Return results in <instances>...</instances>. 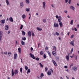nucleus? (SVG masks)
<instances>
[{
  "mask_svg": "<svg viewBox=\"0 0 79 79\" xmlns=\"http://www.w3.org/2000/svg\"><path fill=\"white\" fill-rule=\"evenodd\" d=\"M11 73H12V76H14V74H15V75H16V74L18 73V70H17V69H15V70L14 73L13 69H12V70Z\"/></svg>",
  "mask_w": 79,
  "mask_h": 79,
  "instance_id": "obj_1",
  "label": "nucleus"
},
{
  "mask_svg": "<svg viewBox=\"0 0 79 79\" xmlns=\"http://www.w3.org/2000/svg\"><path fill=\"white\" fill-rule=\"evenodd\" d=\"M3 33L2 31H0V42L2 41V37H3Z\"/></svg>",
  "mask_w": 79,
  "mask_h": 79,
  "instance_id": "obj_2",
  "label": "nucleus"
},
{
  "mask_svg": "<svg viewBox=\"0 0 79 79\" xmlns=\"http://www.w3.org/2000/svg\"><path fill=\"white\" fill-rule=\"evenodd\" d=\"M17 58H18V55H17V53L15 54L14 55V60H16V59H17Z\"/></svg>",
  "mask_w": 79,
  "mask_h": 79,
  "instance_id": "obj_3",
  "label": "nucleus"
},
{
  "mask_svg": "<svg viewBox=\"0 0 79 79\" xmlns=\"http://www.w3.org/2000/svg\"><path fill=\"white\" fill-rule=\"evenodd\" d=\"M70 9L72 10L73 11H74V10H75V7L73 6H70Z\"/></svg>",
  "mask_w": 79,
  "mask_h": 79,
  "instance_id": "obj_4",
  "label": "nucleus"
},
{
  "mask_svg": "<svg viewBox=\"0 0 79 79\" xmlns=\"http://www.w3.org/2000/svg\"><path fill=\"white\" fill-rule=\"evenodd\" d=\"M0 22L1 23H2V24H4V23H5V19H3Z\"/></svg>",
  "mask_w": 79,
  "mask_h": 79,
  "instance_id": "obj_5",
  "label": "nucleus"
},
{
  "mask_svg": "<svg viewBox=\"0 0 79 79\" xmlns=\"http://www.w3.org/2000/svg\"><path fill=\"white\" fill-rule=\"evenodd\" d=\"M74 40H73L70 42V44L72 45V46H74Z\"/></svg>",
  "mask_w": 79,
  "mask_h": 79,
  "instance_id": "obj_6",
  "label": "nucleus"
},
{
  "mask_svg": "<svg viewBox=\"0 0 79 79\" xmlns=\"http://www.w3.org/2000/svg\"><path fill=\"white\" fill-rule=\"evenodd\" d=\"M46 4V3H45V2H43V6L44 9H45V6H46L45 4Z\"/></svg>",
  "mask_w": 79,
  "mask_h": 79,
  "instance_id": "obj_7",
  "label": "nucleus"
},
{
  "mask_svg": "<svg viewBox=\"0 0 79 79\" xmlns=\"http://www.w3.org/2000/svg\"><path fill=\"white\" fill-rule=\"evenodd\" d=\"M58 24L56 23H55L54 24V26L55 27H58Z\"/></svg>",
  "mask_w": 79,
  "mask_h": 79,
  "instance_id": "obj_8",
  "label": "nucleus"
},
{
  "mask_svg": "<svg viewBox=\"0 0 79 79\" xmlns=\"http://www.w3.org/2000/svg\"><path fill=\"white\" fill-rule=\"evenodd\" d=\"M51 74H52V72H51V71L49 70L48 71L47 74L48 76H50Z\"/></svg>",
  "mask_w": 79,
  "mask_h": 79,
  "instance_id": "obj_9",
  "label": "nucleus"
},
{
  "mask_svg": "<svg viewBox=\"0 0 79 79\" xmlns=\"http://www.w3.org/2000/svg\"><path fill=\"white\" fill-rule=\"evenodd\" d=\"M52 54L55 56H56V52L55 51H53L52 52Z\"/></svg>",
  "mask_w": 79,
  "mask_h": 79,
  "instance_id": "obj_10",
  "label": "nucleus"
},
{
  "mask_svg": "<svg viewBox=\"0 0 79 79\" xmlns=\"http://www.w3.org/2000/svg\"><path fill=\"white\" fill-rule=\"evenodd\" d=\"M27 34L29 37H31V31H29L28 32Z\"/></svg>",
  "mask_w": 79,
  "mask_h": 79,
  "instance_id": "obj_11",
  "label": "nucleus"
},
{
  "mask_svg": "<svg viewBox=\"0 0 79 79\" xmlns=\"http://www.w3.org/2000/svg\"><path fill=\"white\" fill-rule=\"evenodd\" d=\"M9 20L10 22H13V19L12 17H10V18L9 19Z\"/></svg>",
  "mask_w": 79,
  "mask_h": 79,
  "instance_id": "obj_12",
  "label": "nucleus"
},
{
  "mask_svg": "<svg viewBox=\"0 0 79 79\" xmlns=\"http://www.w3.org/2000/svg\"><path fill=\"white\" fill-rule=\"evenodd\" d=\"M21 44L22 45H25V43L23 41H21Z\"/></svg>",
  "mask_w": 79,
  "mask_h": 79,
  "instance_id": "obj_13",
  "label": "nucleus"
},
{
  "mask_svg": "<svg viewBox=\"0 0 79 79\" xmlns=\"http://www.w3.org/2000/svg\"><path fill=\"white\" fill-rule=\"evenodd\" d=\"M52 63H53L55 66H57V65L56 64V62H55V60H52Z\"/></svg>",
  "mask_w": 79,
  "mask_h": 79,
  "instance_id": "obj_14",
  "label": "nucleus"
},
{
  "mask_svg": "<svg viewBox=\"0 0 79 79\" xmlns=\"http://www.w3.org/2000/svg\"><path fill=\"white\" fill-rule=\"evenodd\" d=\"M25 2L27 5H29L30 3V2H29V0H26Z\"/></svg>",
  "mask_w": 79,
  "mask_h": 79,
  "instance_id": "obj_15",
  "label": "nucleus"
},
{
  "mask_svg": "<svg viewBox=\"0 0 79 79\" xmlns=\"http://www.w3.org/2000/svg\"><path fill=\"white\" fill-rule=\"evenodd\" d=\"M20 6L21 8L23 7L24 5L23 4V2H22L20 3Z\"/></svg>",
  "mask_w": 79,
  "mask_h": 79,
  "instance_id": "obj_16",
  "label": "nucleus"
},
{
  "mask_svg": "<svg viewBox=\"0 0 79 79\" xmlns=\"http://www.w3.org/2000/svg\"><path fill=\"white\" fill-rule=\"evenodd\" d=\"M72 69H73L74 71H76V70H77V67L76 66H74L73 67Z\"/></svg>",
  "mask_w": 79,
  "mask_h": 79,
  "instance_id": "obj_17",
  "label": "nucleus"
},
{
  "mask_svg": "<svg viewBox=\"0 0 79 79\" xmlns=\"http://www.w3.org/2000/svg\"><path fill=\"white\" fill-rule=\"evenodd\" d=\"M36 29H37V30L38 31H42V28H40L39 27H37Z\"/></svg>",
  "mask_w": 79,
  "mask_h": 79,
  "instance_id": "obj_18",
  "label": "nucleus"
},
{
  "mask_svg": "<svg viewBox=\"0 0 79 79\" xmlns=\"http://www.w3.org/2000/svg\"><path fill=\"white\" fill-rule=\"evenodd\" d=\"M22 34L23 35H26V32L24 31H22Z\"/></svg>",
  "mask_w": 79,
  "mask_h": 79,
  "instance_id": "obj_19",
  "label": "nucleus"
},
{
  "mask_svg": "<svg viewBox=\"0 0 79 79\" xmlns=\"http://www.w3.org/2000/svg\"><path fill=\"white\" fill-rule=\"evenodd\" d=\"M66 59L67 61H69V56H66Z\"/></svg>",
  "mask_w": 79,
  "mask_h": 79,
  "instance_id": "obj_20",
  "label": "nucleus"
},
{
  "mask_svg": "<svg viewBox=\"0 0 79 79\" xmlns=\"http://www.w3.org/2000/svg\"><path fill=\"white\" fill-rule=\"evenodd\" d=\"M44 73H41L40 75V77H41V78H42V77H44Z\"/></svg>",
  "mask_w": 79,
  "mask_h": 79,
  "instance_id": "obj_21",
  "label": "nucleus"
},
{
  "mask_svg": "<svg viewBox=\"0 0 79 79\" xmlns=\"http://www.w3.org/2000/svg\"><path fill=\"white\" fill-rule=\"evenodd\" d=\"M6 28H5V29L6 30H8V29H9V27H8V25H6L5 26Z\"/></svg>",
  "mask_w": 79,
  "mask_h": 79,
  "instance_id": "obj_22",
  "label": "nucleus"
},
{
  "mask_svg": "<svg viewBox=\"0 0 79 79\" xmlns=\"http://www.w3.org/2000/svg\"><path fill=\"white\" fill-rule=\"evenodd\" d=\"M59 25L60 26V27H63V23L61 22H60L59 23Z\"/></svg>",
  "mask_w": 79,
  "mask_h": 79,
  "instance_id": "obj_23",
  "label": "nucleus"
},
{
  "mask_svg": "<svg viewBox=\"0 0 79 79\" xmlns=\"http://www.w3.org/2000/svg\"><path fill=\"white\" fill-rule=\"evenodd\" d=\"M6 3L7 5H10V3L8 0H6Z\"/></svg>",
  "mask_w": 79,
  "mask_h": 79,
  "instance_id": "obj_24",
  "label": "nucleus"
},
{
  "mask_svg": "<svg viewBox=\"0 0 79 79\" xmlns=\"http://www.w3.org/2000/svg\"><path fill=\"white\" fill-rule=\"evenodd\" d=\"M23 19H24V18H26V15H25L23 14V15L22 16Z\"/></svg>",
  "mask_w": 79,
  "mask_h": 79,
  "instance_id": "obj_25",
  "label": "nucleus"
},
{
  "mask_svg": "<svg viewBox=\"0 0 79 79\" xmlns=\"http://www.w3.org/2000/svg\"><path fill=\"white\" fill-rule=\"evenodd\" d=\"M31 10V9H30V8H26V10L27 12H29Z\"/></svg>",
  "mask_w": 79,
  "mask_h": 79,
  "instance_id": "obj_26",
  "label": "nucleus"
},
{
  "mask_svg": "<svg viewBox=\"0 0 79 79\" xmlns=\"http://www.w3.org/2000/svg\"><path fill=\"white\" fill-rule=\"evenodd\" d=\"M22 39L23 40H24V41L26 40V38L25 37H22Z\"/></svg>",
  "mask_w": 79,
  "mask_h": 79,
  "instance_id": "obj_27",
  "label": "nucleus"
},
{
  "mask_svg": "<svg viewBox=\"0 0 79 79\" xmlns=\"http://www.w3.org/2000/svg\"><path fill=\"white\" fill-rule=\"evenodd\" d=\"M53 49L54 50H55V51H56V48L55 46H53L52 47Z\"/></svg>",
  "mask_w": 79,
  "mask_h": 79,
  "instance_id": "obj_28",
  "label": "nucleus"
},
{
  "mask_svg": "<svg viewBox=\"0 0 79 79\" xmlns=\"http://www.w3.org/2000/svg\"><path fill=\"white\" fill-rule=\"evenodd\" d=\"M18 50L19 53H21V48H18Z\"/></svg>",
  "mask_w": 79,
  "mask_h": 79,
  "instance_id": "obj_29",
  "label": "nucleus"
},
{
  "mask_svg": "<svg viewBox=\"0 0 79 79\" xmlns=\"http://www.w3.org/2000/svg\"><path fill=\"white\" fill-rule=\"evenodd\" d=\"M29 55H30L31 58H32V56H34V55H33L31 53H30Z\"/></svg>",
  "mask_w": 79,
  "mask_h": 79,
  "instance_id": "obj_30",
  "label": "nucleus"
},
{
  "mask_svg": "<svg viewBox=\"0 0 79 79\" xmlns=\"http://www.w3.org/2000/svg\"><path fill=\"white\" fill-rule=\"evenodd\" d=\"M20 72L21 73H23V68H21L20 69Z\"/></svg>",
  "mask_w": 79,
  "mask_h": 79,
  "instance_id": "obj_31",
  "label": "nucleus"
},
{
  "mask_svg": "<svg viewBox=\"0 0 79 79\" xmlns=\"http://www.w3.org/2000/svg\"><path fill=\"white\" fill-rule=\"evenodd\" d=\"M25 70H27L28 69V67L27 66H25Z\"/></svg>",
  "mask_w": 79,
  "mask_h": 79,
  "instance_id": "obj_32",
  "label": "nucleus"
},
{
  "mask_svg": "<svg viewBox=\"0 0 79 79\" xmlns=\"http://www.w3.org/2000/svg\"><path fill=\"white\" fill-rule=\"evenodd\" d=\"M74 58H75L76 60H77V55H75L74 56Z\"/></svg>",
  "mask_w": 79,
  "mask_h": 79,
  "instance_id": "obj_33",
  "label": "nucleus"
},
{
  "mask_svg": "<svg viewBox=\"0 0 79 79\" xmlns=\"http://www.w3.org/2000/svg\"><path fill=\"white\" fill-rule=\"evenodd\" d=\"M48 53L49 55V56L51 57V54H50V52L48 51Z\"/></svg>",
  "mask_w": 79,
  "mask_h": 79,
  "instance_id": "obj_34",
  "label": "nucleus"
},
{
  "mask_svg": "<svg viewBox=\"0 0 79 79\" xmlns=\"http://www.w3.org/2000/svg\"><path fill=\"white\" fill-rule=\"evenodd\" d=\"M40 54L41 55H42L43 54H44V52H43V51H41L40 52Z\"/></svg>",
  "mask_w": 79,
  "mask_h": 79,
  "instance_id": "obj_35",
  "label": "nucleus"
},
{
  "mask_svg": "<svg viewBox=\"0 0 79 79\" xmlns=\"http://www.w3.org/2000/svg\"><path fill=\"white\" fill-rule=\"evenodd\" d=\"M73 20H71L70 22V24L71 25H73Z\"/></svg>",
  "mask_w": 79,
  "mask_h": 79,
  "instance_id": "obj_36",
  "label": "nucleus"
},
{
  "mask_svg": "<svg viewBox=\"0 0 79 79\" xmlns=\"http://www.w3.org/2000/svg\"><path fill=\"white\" fill-rule=\"evenodd\" d=\"M39 64L40 66L41 67V68H43L44 67V66H43V65L42 64H41V63H39Z\"/></svg>",
  "mask_w": 79,
  "mask_h": 79,
  "instance_id": "obj_37",
  "label": "nucleus"
},
{
  "mask_svg": "<svg viewBox=\"0 0 79 79\" xmlns=\"http://www.w3.org/2000/svg\"><path fill=\"white\" fill-rule=\"evenodd\" d=\"M43 21L44 23H46V19H44Z\"/></svg>",
  "mask_w": 79,
  "mask_h": 79,
  "instance_id": "obj_38",
  "label": "nucleus"
},
{
  "mask_svg": "<svg viewBox=\"0 0 79 79\" xmlns=\"http://www.w3.org/2000/svg\"><path fill=\"white\" fill-rule=\"evenodd\" d=\"M23 25H21V26L20 27V29L21 30V29H23Z\"/></svg>",
  "mask_w": 79,
  "mask_h": 79,
  "instance_id": "obj_39",
  "label": "nucleus"
},
{
  "mask_svg": "<svg viewBox=\"0 0 79 79\" xmlns=\"http://www.w3.org/2000/svg\"><path fill=\"white\" fill-rule=\"evenodd\" d=\"M45 71H47V70H48V68L47 67H45Z\"/></svg>",
  "mask_w": 79,
  "mask_h": 79,
  "instance_id": "obj_40",
  "label": "nucleus"
},
{
  "mask_svg": "<svg viewBox=\"0 0 79 79\" xmlns=\"http://www.w3.org/2000/svg\"><path fill=\"white\" fill-rule=\"evenodd\" d=\"M56 35L57 36L59 35H60V34L58 33V32H56Z\"/></svg>",
  "mask_w": 79,
  "mask_h": 79,
  "instance_id": "obj_41",
  "label": "nucleus"
},
{
  "mask_svg": "<svg viewBox=\"0 0 79 79\" xmlns=\"http://www.w3.org/2000/svg\"><path fill=\"white\" fill-rule=\"evenodd\" d=\"M44 59H45V58H47V56H46V55H45V54H44Z\"/></svg>",
  "mask_w": 79,
  "mask_h": 79,
  "instance_id": "obj_42",
  "label": "nucleus"
},
{
  "mask_svg": "<svg viewBox=\"0 0 79 79\" xmlns=\"http://www.w3.org/2000/svg\"><path fill=\"white\" fill-rule=\"evenodd\" d=\"M73 37H74V35H71V36L70 37V38H71V39H73Z\"/></svg>",
  "mask_w": 79,
  "mask_h": 79,
  "instance_id": "obj_43",
  "label": "nucleus"
},
{
  "mask_svg": "<svg viewBox=\"0 0 79 79\" xmlns=\"http://www.w3.org/2000/svg\"><path fill=\"white\" fill-rule=\"evenodd\" d=\"M61 19H58V22H59V23H60V22H61Z\"/></svg>",
  "mask_w": 79,
  "mask_h": 79,
  "instance_id": "obj_44",
  "label": "nucleus"
},
{
  "mask_svg": "<svg viewBox=\"0 0 79 79\" xmlns=\"http://www.w3.org/2000/svg\"><path fill=\"white\" fill-rule=\"evenodd\" d=\"M35 59L36 61H39V58L38 57L36 58Z\"/></svg>",
  "mask_w": 79,
  "mask_h": 79,
  "instance_id": "obj_45",
  "label": "nucleus"
},
{
  "mask_svg": "<svg viewBox=\"0 0 79 79\" xmlns=\"http://www.w3.org/2000/svg\"><path fill=\"white\" fill-rule=\"evenodd\" d=\"M73 48H72L71 49V51L70 52L71 53H73Z\"/></svg>",
  "mask_w": 79,
  "mask_h": 79,
  "instance_id": "obj_46",
  "label": "nucleus"
},
{
  "mask_svg": "<svg viewBox=\"0 0 79 79\" xmlns=\"http://www.w3.org/2000/svg\"><path fill=\"white\" fill-rule=\"evenodd\" d=\"M32 58L34 60H35V59H36L35 57L34 56H34H33L32 57Z\"/></svg>",
  "mask_w": 79,
  "mask_h": 79,
  "instance_id": "obj_47",
  "label": "nucleus"
},
{
  "mask_svg": "<svg viewBox=\"0 0 79 79\" xmlns=\"http://www.w3.org/2000/svg\"><path fill=\"white\" fill-rule=\"evenodd\" d=\"M27 72H28V73H31V70L30 69H28L27 71Z\"/></svg>",
  "mask_w": 79,
  "mask_h": 79,
  "instance_id": "obj_48",
  "label": "nucleus"
},
{
  "mask_svg": "<svg viewBox=\"0 0 79 79\" xmlns=\"http://www.w3.org/2000/svg\"><path fill=\"white\" fill-rule=\"evenodd\" d=\"M64 12L66 13V14H67V13H68V11L64 10Z\"/></svg>",
  "mask_w": 79,
  "mask_h": 79,
  "instance_id": "obj_49",
  "label": "nucleus"
},
{
  "mask_svg": "<svg viewBox=\"0 0 79 79\" xmlns=\"http://www.w3.org/2000/svg\"><path fill=\"white\" fill-rule=\"evenodd\" d=\"M4 54L5 55H7V54H8V52H4Z\"/></svg>",
  "mask_w": 79,
  "mask_h": 79,
  "instance_id": "obj_50",
  "label": "nucleus"
},
{
  "mask_svg": "<svg viewBox=\"0 0 79 79\" xmlns=\"http://www.w3.org/2000/svg\"><path fill=\"white\" fill-rule=\"evenodd\" d=\"M73 66V64L72 63L71 65L70 66V68H71V66Z\"/></svg>",
  "mask_w": 79,
  "mask_h": 79,
  "instance_id": "obj_51",
  "label": "nucleus"
},
{
  "mask_svg": "<svg viewBox=\"0 0 79 79\" xmlns=\"http://www.w3.org/2000/svg\"><path fill=\"white\" fill-rule=\"evenodd\" d=\"M71 0H69V4H70L71 3Z\"/></svg>",
  "mask_w": 79,
  "mask_h": 79,
  "instance_id": "obj_52",
  "label": "nucleus"
},
{
  "mask_svg": "<svg viewBox=\"0 0 79 79\" xmlns=\"http://www.w3.org/2000/svg\"><path fill=\"white\" fill-rule=\"evenodd\" d=\"M37 78H38V79H40V76H37Z\"/></svg>",
  "mask_w": 79,
  "mask_h": 79,
  "instance_id": "obj_53",
  "label": "nucleus"
},
{
  "mask_svg": "<svg viewBox=\"0 0 79 79\" xmlns=\"http://www.w3.org/2000/svg\"><path fill=\"white\" fill-rule=\"evenodd\" d=\"M29 15H30V16L29 18V19H31V14H29Z\"/></svg>",
  "mask_w": 79,
  "mask_h": 79,
  "instance_id": "obj_54",
  "label": "nucleus"
},
{
  "mask_svg": "<svg viewBox=\"0 0 79 79\" xmlns=\"http://www.w3.org/2000/svg\"><path fill=\"white\" fill-rule=\"evenodd\" d=\"M8 55H11V52H8Z\"/></svg>",
  "mask_w": 79,
  "mask_h": 79,
  "instance_id": "obj_55",
  "label": "nucleus"
},
{
  "mask_svg": "<svg viewBox=\"0 0 79 79\" xmlns=\"http://www.w3.org/2000/svg\"><path fill=\"white\" fill-rule=\"evenodd\" d=\"M68 0H65V3H68Z\"/></svg>",
  "mask_w": 79,
  "mask_h": 79,
  "instance_id": "obj_56",
  "label": "nucleus"
},
{
  "mask_svg": "<svg viewBox=\"0 0 79 79\" xmlns=\"http://www.w3.org/2000/svg\"><path fill=\"white\" fill-rule=\"evenodd\" d=\"M56 18H57L58 19L59 17H58V15H56Z\"/></svg>",
  "mask_w": 79,
  "mask_h": 79,
  "instance_id": "obj_57",
  "label": "nucleus"
},
{
  "mask_svg": "<svg viewBox=\"0 0 79 79\" xmlns=\"http://www.w3.org/2000/svg\"><path fill=\"white\" fill-rule=\"evenodd\" d=\"M50 71H51L52 73H53V69H50Z\"/></svg>",
  "mask_w": 79,
  "mask_h": 79,
  "instance_id": "obj_58",
  "label": "nucleus"
},
{
  "mask_svg": "<svg viewBox=\"0 0 79 79\" xmlns=\"http://www.w3.org/2000/svg\"><path fill=\"white\" fill-rule=\"evenodd\" d=\"M15 44L16 45L18 44V41H16L15 42Z\"/></svg>",
  "mask_w": 79,
  "mask_h": 79,
  "instance_id": "obj_59",
  "label": "nucleus"
},
{
  "mask_svg": "<svg viewBox=\"0 0 79 79\" xmlns=\"http://www.w3.org/2000/svg\"><path fill=\"white\" fill-rule=\"evenodd\" d=\"M74 30L75 31H77V29L76 27L74 28Z\"/></svg>",
  "mask_w": 79,
  "mask_h": 79,
  "instance_id": "obj_60",
  "label": "nucleus"
},
{
  "mask_svg": "<svg viewBox=\"0 0 79 79\" xmlns=\"http://www.w3.org/2000/svg\"><path fill=\"white\" fill-rule=\"evenodd\" d=\"M66 71L68 72V73H69V70H68V69H67L66 70Z\"/></svg>",
  "mask_w": 79,
  "mask_h": 79,
  "instance_id": "obj_61",
  "label": "nucleus"
},
{
  "mask_svg": "<svg viewBox=\"0 0 79 79\" xmlns=\"http://www.w3.org/2000/svg\"><path fill=\"white\" fill-rule=\"evenodd\" d=\"M64 68H68V66H65L64 67Z\"/></svg>",
  "mask_w": 79,
  "mask_h": 79,
  "instance_id": "obj_62",
  "label": "nucleus"
},
{
  "mask_svg": "<svg viewBox=\"0 0 79 79\" xmlns=\"http://www.w3.org/2000/svg\"><path fill=\"white\" fill-rule=\"evenodd\" d=\"M59 19H61V16H59Z\"/></svg>",
  "mask_w": 79,
  "mask_h": 79,
  "instance_id": "obj_63",
  "label": "nucleus"
},
{
  "mask_svg": "<svg viewBox=\"0 0 79 79\" xmlns=\"http://www.w3.org/2000/svg\"><path fill=\"white\" fill-rule=\"evenodd\" d=\"M77 28H79V24H78L77 25Z\"/></svg>",
  "mask_w": 79,
  "mask_h": 79,
  "instance_id": "obj_64",
  "label": "nucleus"
}]
</instances>
